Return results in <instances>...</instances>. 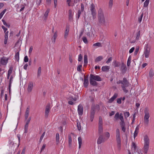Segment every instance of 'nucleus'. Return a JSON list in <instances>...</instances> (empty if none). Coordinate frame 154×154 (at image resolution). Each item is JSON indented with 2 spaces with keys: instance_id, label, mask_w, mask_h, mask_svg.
I'll return each instance as SVG.
<instances>
[{
  "instance_id": "cd10ccee",
  "label": "nucleus",
  "mask_w": 154,
  "mask_h": 154,
  "mask_svg": "<svg viewBox=\"0 0 154 154\" xmlns=\"http://www.w3.org/2000/svg\"><path fill=\"white\" fill-rule=\"evenodd\" d=\"M139 129V128L138 127V126H137L135 128V131L134 134V138L137 135Z\"/></svg>"
},
{
  "instance_id": "c03bdc74",
  "label": "nucleus",
  "mask_w": 154,
  "mask_h": 154,
  "mask_svg": "<svg viewBox=\"0 0 154 154\" xmlns=\"http://www.w3.org/2000/svg\"><path fill=\"white\" fill-rule=\"evenodd\" d=\"M143 16V13H142L140 16L138 18V21L140 23L141 22L142 20Z\"/></svg>"
},
{
  "instance_id": "a211bd4d",
  "label": "nucleus",
  "mask_w": 154,
  "mask_h": 154,
  "mask_svg": "<svg viewBox=\"0 0 154 154\" xmlns=\"http://www.w3.org/2000/svg\"><path fill=\"white\" fill-rule=\"evenodd\" d=\"M149 144H144V152L146 154L149 149Z\"/></svg>"
},
{
  "instance_id": "8fccbe9b",
  "label": "nucleus",
  "mask_w": 154,
  "mask_h": 154,
  "mask_svg": "<svg viewBox=\"0 0 154 154\" xmlns=\"http://www.w3.org/2000/svg\"><path fill=\"white\" fill-rule=\"evenodd\" d=\"M13 69V67L12 66H11L9 70L8 71V73L9 74H11L12 72V70Z\"/></svg>"
},
{
  "instance_id": "f03ea898",
  "label": "nucleus",
  "mask_w": 154,
  "mask_h": 154,
  "mask_svg": "<svg viewBox=\"0 0 154 154\" xmlns=\"http://www.w3.org/2000/svg\"><path fill=\"white\" fill-rule=\"evenodd\" d=\"M98 22L100 23L105 24V19L102 10L100 8L98 11Z\"/></svg>"
},
{
  "instance_id": "20e7f679",
  "label": "nucleus",
  "mask_w": 154,
  "mask_h": 154,
  "mask_svg": "<svg viewBox=\"0 0 154 154\" xmlns=\"http://www.w3.org/2000/svg\"><path fill=\"white\" fill-rule=\"evenodd\" d=\"M144 113L145 115L144 116V122L145 124L148 125L149 122V119L150 116L149 110L147 108L145 109Z\"/></svg>"
},
{
  "instance_id": "6ab92c4d",
  "label": "nucleus",
  "mask_w": 154,
  "mask_h": 154,
  "mask_svg": "<svg viewBox=\"0 0 154 154\" xmlns=\"http://www.w3.org/2000/svg\"><path fill=\"white\" fill-rule=\"evenodd\" d=\"M57 36V32L56 31L54 33V35H53L52 38H51L52 42H53L54 43H55L56 39Z\"/></svg>"
},
{
  "instance_id": "39448f33",
  "label": "nucleus",
  "mask_w": 154,
  "mask_h": 154,
  "mask_svg": "<svg viewBox=\"0 0 154 154\" xmlns=\"http://www.w3.org/2000/svg\"><path fill=\"white\" fill-rule=\"evenodd\" d=\"M116 83L118 84H121L122 85H124L126 87H129L131 85L125 77L123 78V80H119V81H117Z\"/></svg>"
},
{
  "instance_id": "1a4fd4ad",
  "label": "nucleus",
  "mask_w": 154,
  "mask_h": 154,
  "mask_svg": "<svg viewBox=\"0 0 154 154\" xmlns=\"http://www.w3.org/2000/svg\"><path fill=\"white\" fill-rule=\"evenodd\" d=\"M120 70H121V72L123 74L126 73L127 71V68L124 62H122V63Z\"/></svg>"
},
{
  "instance_id": "5701e85b",
  "label": "nucleus",
  "mask_w": 154,
  "mask_h": 154,
  "mask_svg": "<svg viewBox=\"0 0 154 154\" xmlns=\"http://www.w3.org/2000/svg\"><path fill=\"white\" fill-rule=\"evenodd\" d=\"M103 132V128L102 125H98V133L100 135Z\"/></svg>"
},
{
  "instance_id": "9b49d317",
  "label": "nucleus",
  "mask_w": 154,
  "mask_h": 154,
  "mask_svg": "<svg viewBox=\"0 0 154 154\" xmlns=\"http://www.w3.org/2000/svg\"><path fill=\"white\" fill-rule=\"evenodd\" d=\"M6 59V57H3L0 59V63L3 65H5L8 62V59Z\"/></svg>"
},
{
  "instance_id": "2eb2a0df",
  "label": "nucleus",
  "mask_w": 154,
  "mask_h": 154,
  "mask_svg": "<svg viewBox=\"0 0 154 154\" xmlns=\"http://www.w3.org/2000/svg\"><path fill=\"white\" fill-rule=\"evenodd\" d=\"M33 82H30L29 83L27 88V91L28 92H30L32 91L33 87Z\"/></svg>"
},
{
  "instance_id": "338daca9",
  "label": "nucleus",
  "mask_w": 154,
  "mask_h": 154,
  "mask_svg": "<svg viewBox=\"0 0 154 154\" xmlns=\"http://www.w3.org/2000/svg\"><path fill=\"white\" fill-rule=\"evenodd\" d=\"M82 56L81 54H80L79 55L78 61L79 62H80L82 61Z\"/></svg>"
},
{
  "instance_id": "774afa93",
  "label": "nucleus",
  "mask_w": 154,
  "mask_h": 154,
  "mask_svg": "<svg viewBox=\"0 0 154 154\" xmlns=\"http://www.w3.org/2000/svg\"><path fill=\"white\" fill-rule=\"evenodd\" d=\"M33 50V47L32 46H31L29 48V54H30L31 53Z\"/></svg>"
},
{
  "instance_id": "3c124183",
  "label": "nucleus",
  "mask_w": 154,
  "mask_h": 154,
  "mask_svg": "<svg viewBox=\"0 0 154 154\" xmlns=\"http://www.w3.org/2000/svg\"><path fill=\"white\" fill-rule=\"evenodd\" d=\"M45 132H44L42 134V135H41V136L40 137V140H39V142L40 143H41L42 140L45 135Z\"/></svg>"
},
{
  "instance_id": "b1692460",
  "label": "nucleus",
  "mask_w": 154,
  "mask_h": 154,
  "mask_svg": "<svg viewBox=\"0 0 154 154\" xmlns=\"http://www.w3.org/2000/svg\"><path fill=\"white\" fill-rule=\"evenodd\" d=\"M113 64L115 67H119L121 65L120 62L116 60H115L113 62Z\"/></svg>"
},
{
  "instance_id": "37998d69",
  "label": "nucleus",
  "mask_w": 154,
  "mask_h": 154,
  "mask_svg": "<svg viewBox=\"0 0 154 154\" xmlns=\"http://www.w3.org/2000/svg\"><path fill=\"white\" fill-rule=\"evenodd\" d=\"M77 126L79 131H80L81 130V127L80 122H77Z\"/></svg>"
},
{
  "instance_id": "680f3d73",
  "label": "nucleus",
  "mask_w": 154,
  "mask_h": 154,
  "mask_svg": "<svg viewBox=\"0 0 154 154\" xmlns=\"http://www.w3.org/2000/svg\"><path fill=\"white\" fill-rule=\"evenodd\" d=\"M25 121H26V123L25 125L24 126L28 127V125L30 122V121L27 120V119L26 120H25Z\"/></svg>"
},
{
  "instance_id": "4be33fe9",
  "label": "nucleus",
  "mask_w": 154,
  "mask_h": 154,
  "mask_svg": "<svg viewBox=\"0 0 154 154\" xmlns=\"http://www.w3.org/2000/svg\"><path fill=\"white\" fill-rule=\"evenodd\" d=\"M109 69V66H102L101 68L103 72H108Z\"/></svg>"
},
{
  "instance_id": "6e6552de",
  "label": "nucleus",
  "mask_w": 154,
  "mask_h": 154,
  "mask_svg": "<svg viewBox=\"0 0 154 154\" xmlns=\"http://www.w3.org/2000/svg\"><path fill=\"white\" fill-rule=\"evenodd\" d=\"M88 75H88L86 76L84 75V78L83 85L85 88H87L89 84Z\"/></svg>"
},
{
  "instance_id": "de8ad7c7",
  "label": "nucleus",
  "mask_w": 154,
  "mask_h": 154,
  "mask_svg": "<svg viewBox=\"0 0 154 154\" xmlns=\"http://www.w3.org/2000/svg\"><path fill=\"white\" fill-rule=\"evenodd\" d=\"M82 67V65H79L77 67V69L78 71L81 72L82 71L81 68Z\"/></svg>"
},
{
  "instance_id": "c756f323",
  "label": "nucleus",
  "mask_w": 154,
  "mask_h": 154,
  "mask_svg": "<svg viewBox=\"0 0 154 154\" xmlns=\"http://www.w3.org/2000/svg\"><path fill=\"white\" fill-rule=\"evenodd\" d=\"M72 11L69 9V20L72 19Z\"/></svg>"
},
{
  "instance_id": "49530a36",
  "label": "nucleus",
  "mask_w": 154,
  "mask_h": 154,
  "mask_svg": "<svg viewBox=\"0 0 154 154\" xmlns=\"http://www.w3.org/2000/svg\"><path fill=\"white\" fill-rule=\"evenodd\" d=\"M140 30H139L137 32V34L136 35V39L138 40L139 39V38L140 36Z\"/></svg>"
},
{
  "instance_id": "0eeeda50",
  "label": "nucleus",
  "mask_w": 154,
  "mask_h": 154,
  "mask_svg": "<svg viewBox=\"0 0 154 154\" xmlns=\"http://www.w3.org/2000/svg\"><path fill=\"white\" fill-rule=\"evenodd\" d=\"M145 51L144 52L145 57L146 58H148L149 55L150 50V48L148 44L146 45L145 48Z\"/></svg>"
},
{
  "instance_id": "4d7b16f0",
  "label": "nucleus",
  "mask_w": 154,
  "mask_h": 154,
  "mask_svg": "<svg viewBox=\"0 0 154 154\" xmlns=\"http://www.w3.org/2000/svg\"><path fill=\"white\" fill-rule=\"evenodd\" d=\"M29 61V58L27 56H26L24 57V61L25 62H27Z\"/></svg>"
},
{
  "instance_id": "bf43d9fd",
  "label": "nucleus",
  "mask_w": 154,
  "mask_h": 154,
  "mask_svg": "<svg viewBox=\"0 0 154 154\" xmlns=\"http://www.w3.org/2000/svg\"><path fill=\"white\" fill-rule=\"evenodd\" d=\"M149 2L146 1L144 3V7H147L148 6Z\"/></svg>"
},
{
  "instance_id": "6e6d98bb",
  "label": "nucleus",
  "mask_w": 154,
  "mask_h": 154,
  "mask_svg": "<svg viewBox=\"0 0 154 154\" xmlns=\"http://www.w3.org/2000/svg\"><path fill=\"white\" fill-rule=\"evenodd\" d=\"M116 137L120 136L119 130L117 128L116 130Z\"/></svg>"
},
{
  "instance_id": "c85d7f7f",
  "label": "nucleus",
  "mask_w": 154,
  "mask_h": 154,
  "mask_svg": "<svg viewBox=\"0 0 154 154\" xmlns=\"http://www.w3.org/2000/svg\"><path fill=\"white\" fill-rule=\"evenodd\" d=\"M78 140L79 144V148L80 149L81 147L82 143V140L81 137H78Z\"/></svg>"
},
{
  "instance_id": "e2e57ef3",
  "label": "nucleus",
  "mask_w": 154,
  "mask_h": 154,
  "mask_svg": "<svg viewBox=\"0 0 154 154\" xmlns=\"http://www.w3.org/2000/svg\"><path fill=\"white\" fill-rule=\"evenodd\" d=\"M13 76L12 75H11L10 77V79L9 82V85H11V83H12V81H13Z\"/></svg>"
},
{
  "instance_id": "ea45409f",
  "label": "nucleus",
  "mask_w": 154,
  "mask_h": 154,
  "mask_svg": "<svg viewBox=\"0 0 154 154\" xmlns=\"http://www.w3.org/2000/svg\"><path fill=\"white\" fill-rule=\"evenodd\" d=\"M121 86L123 91H124L126 93L128 92V91L127 90L126 88V86H125L124 85H121Z\"/></svg>"
},
{
  "instance_id": "864d4df0",
  "label": "nucleus",
  "mask_w": 154,
  "mask_h": 154,
  "mask_svg": "<svg viewBox=\"0 0 154 154\" xmlns=\"http://www.w3.org/2000/svg\"><path fill=\"white\" fill-rule=\"evenodd\" d=\"M51 0H46V4L48 6H50L51 5Z\"/></svg>"
},
{
  "instance_id": "9d476101",
  "label": "nucleus",
  "mask_w": 154,
  "mask_h": 154,
  "mask_svg": "<svg viewBox=\"0 0 154 154\" xmlns=\"http://www.w3.org/2000/svg\"><path fill=\"white\" fill-rule=\"evenodd\" d=\"M105 138H103V136L102 135H100L97 140V144H100L101 143L105 141Z\"/></svg>"
},
{
  "instance_id": "f8f14e48",
  "label": "nucleus",
  "mask_w": 154,
  "mask_h": 154,
  "mask_svg": "<svg viewBox=\"0 0 154 154\" xmlns=\"http://www.w3.org/2000/svg\"><path fill=\"white\" fill-rule=\"evenodd\" d=\"M50 104L48 103L47 105V106H46L45 111V117L46 118L48 117V113L50 112Z\"/></svg>"
},
{
  "instance_id": "0e129e2a",
  "label": "nucleus",
  "mask_w": 154,
  "mask_h": 154,
  "mask_svg": "<svg viewBox=\"0 0 154 154\" xmlns=\"http://www.w3.org/2000/svg\"><path fill=\"white\" fill-rule=\"evenodd\" d=\"M132 146L134 147V150L137 151V146L134 142H132Z\"/></svg>"
},
{
  "instance_id": "13d9d810",
  "label": "nucleus",
  "mask_w": 154,
  "mask_h": 154,
  "mask_svg": "<svg viewBox=\"0 0 154 154\" xmlns=\"http://www.w3.org/2000/svg\"><path fill=\"white\" fill-rule=\"evenodd\" d=\"M122 97L118 98L117 99V102L119 104H121L122 103Z\"/></svg>"
},
{
  "instance_id": "dca6fc26",
  "label": "nucleus",
  "mask_w": 154,
  "mask_h": 154,
  "mask_svg": "<svg viewBox=\"0 0 154 154\" xmlns=\"http://www.w3.org/2000/svg\"><path fill=\"white\" fill-rule=\"evenodd\" d=\"M117 97L118 94L117 93L114 94L113 96L108 101V102L109 103H112L114 101V100L117 98Z\"/></svg>"
},
{
  "instance_id": "bb28decb",
  "label": "nucleus",
  "mask_w": 154,
  "mask_h": 154,
  "mask_svg": "<svg viewBox=\"0 0 154 154\" xmlns=\"http://www.w3.org/2000/svg\"><path fill=\"white\" fill-rule=\"evenodd\" d=\"M56 138L57 144H58L59 143V139H60L59 134L58 133H57L56 134Z\"/></svg>"
},
{
  "instance_id": "a878e982",
  "label": "nucleus",
  "mask_w": 154,
  "mask_h": 154,
  "mask_svg": "<svg viewBox=\"0 0 154 154\" xmlns=\"http://www.w3.org/2000/svg\"><path fill=\"white\" fill-rule=\"evenodd\" d=\"M69 31V27H66V30L65 32L64 37L66 38L68 35V32Z\"/></svg>"
},
{
  "instance_id": "412c9836",
  "label": "nucleus",
  "mask_w": 154,
  "mask_h": 154,
  "mask_svg": "<svg viewBox=\"0 0 154 154\" xmlns=\"http://www.w3.org/2000/svg\"><path fill=\"white\" fill-rule=\"evenodd\" d=\"M133 61L134 63V65H133L132 69L134 71L137 72L139 69V67L138 66L136 65V63L134 60H133Z\"/></svg>"
},
{
  "instance_id": "f704fd0d",
  "label": "nucleus",
  "mask_w": 154,
  "mask_h": 154,
  "mask_svg": "<svg viewBox=\"0 0 154 154\" xmlns=\"http://www.w3.org/2000/svg\"><path fill=\"white\" fill-rule=\"evenodd\" d=\"M68 138H69V146L70 147H71V144L72 143V137L70 135H69L68 136Z\"/></svg>"
},
{
  "instance_id": "79ce46f5",
  "label": "nucleus",
  "mask_w": 154,
  "mask_h": 154,
  "mask_svg": "<svg viewBox=\"0 0 154 154\" xmlns=\"http://www.w3.org/2000/svg\"><path fill=\"white\" fill-rule=\"evenodd\" d=\"M124 116L125 118H127V117L129 116L130 115V113L128 112H126L124 113Z\"/></svg>"
},
{
  "instance_id": "393cba45",
  "label": "nucleus",
  "mask_w": 154,
  "mask_h": 154,
  "mask_svg": "<svg viewBox=\"0 0 154 154\" xmlns=\"http://www.w3.org/2000/svg\"><path fill=\"white\" fill-rule=\"evenodd\" d=\"M154 75V71L152 69H151L149 72V76L151 78Z\"/></svg>"
},
{
  "instance_id": "e433bc0d",
  "label": "nucleus",
  "mask_w": 154,
  "mask_h": 154,
  "mask_svg": "<svg viewBox=\"0 0 154 154\" xmlns=\"http://www.w3.org/2000/svg\"><path fill=\"white\" fill-rule=\"evenodd\" d=\"M139 49V47L137 46L135 49V51L134 52V55L136 56L138 53Z\"/></svg>"
},
{
  "instance_id": "4468645a",
  "label": "nucleus",
  "mask_w": 154,
  "mask_h": 154,
  "mask_svg": "<svg viewBox=\"0 0 154 154\" xmlns=\"http://www.w3.org/2000/svg\"><path fill=\"white\" fill-rule=\"evenodd\" d=\"M116 141L118 149L120 150L121 149V141L120 136L116 137Z\"/></svg>"
},
{
  "instance_id": "69168bd1",
  "label": "nucleus",
  "mask_w": 154,
  "mask_h": 154,
  "mask_svg": "<svg viewBox=\"0 0 154 154\" xmlns=\"http://www.w3.org/2000/svg\"><path fill=\"white\" fill-rule=\"evenodd\" d=\"M72 55L71 54H69V61L71 63H72Z\"/></svg>"
},
{
  "instance_id": "052dcab7",
  "label": "nucleus",
  "mask_w": 154,
  "mask_h": 154,
  "mask_svg": "<svg viewBox=\"0 0 154 154\" xmlns=\"http://www.w3.org/2000/svg\"><path fill=\"white\" fill-rule=\"evenodd\" d=\"M81 9L80 10L82 12H83L84 10V6L83 3H81Z\"/></svg>"
},
{
  "instance_id": "aec40b11",
  "label": "nucleus",
  "mask_w": 154,
  "mask_h": 154,
  "mask_svg": "<svg viewBox=\"0 0 154 154\" xmlns=\"http://www.w3.org/2000/svg\"><path fill=\"white\" fill-rule=\"evenodd\" d=\"M29 107H27L26 112L25 114V120H27L28 118L29 115Z\"/></svg>"
},
{
  "instance_id": "603ef678",
  "label": "nucleus",
  "mask_w": 154,
  "mask_h": 154,
  "mask_svg": "<svg viewBox=\"0 0 154 154\" xmlns=\"http://www.w3.org/2000/svg\"><path fill=\"white\" fill-rule=\"evenodd\" d=\"M93 46H97L98 47H101V44L100 42H97L93 44Z\"/></svg>"
},
{
  "instance_id": "4c0bfd02",
  "label": "nucleus",
  "mask_w": 154,
  "mask_h": 154,
  "mask_svg": "<svg viewBox=\"0 0 154 154\" xmlns=\"http://www.w3.org/2000/svg\"><path fill=\"white\" fill-rule=\"evenodd\" d=\"M41 68L40 67H39L38 68L37 72V76L39 77L41 74Z\"/></svg>"
},
{
  "instance_id": "72a5a7b5",
  "label": "nucleus",
  "mask_w": 154,
  "mask_h": 154,
  "mask_svg": "<svg viewBox=\"0 0 154 154\" xmlns=\"http://www.w3.org/2000/svg\"><path fill=\"white\" fill-rule=\"evenodd\" d=\"M103 120L102 117L101 116L99 117V120L98 122V125H103Z\"/></svg>"
},
{
  "instance_id": "58836bf2",
  "label": "nucleus",
  "mask_w": 154,
  "mask_h": 154,
  "mask_svg": "<svg viewBox=\"0 0 154 154\" xmlns=\"http://www.w3.org/2000/svg\"><path fill=\"white\" fill-rule=\"evenodd\" d=\"M2 21L5 25L8 28L10 27V25L9 24L7 23L4 20H2Z\"/></svg>"
},
{
  "instance_id": "2f4dec72",
  "label": "nucleus",
  "mask_w": 154,
  "mask_h": 154,
  "mask_svg": "<svg viewBox=\"0 0 154 154\" xmlns=\"http://www.w3.org/2000/svg\"><path fill=\"white\" fill-rule=\"evenodd\" d=\"M103 59V57L102 56H99L97 57L95 60L96 62H99L101 61Z\"/></svg>"
},
{
  "instance_id": "f3484780",
  "label": "nucleus",
  "mask_w": 154,
  "mask_h": 154,
  "mask_svg": "<svg viewBox=\"0 0 154 154\" xmlns=\"http://www.w3.org/2000/svg\"><path fill=\"white\" fill-rule=\"evenodd\" d=\"M144 144H149V140L148 135L146 134L144 136Z\"/></svg>"
},
{
  "instance_id": "a19ab883",
  "label": "nucleus",
  "mask_w": 154,
  "mask_h": 154,
  "mask_svg": "<svg viewBox=\"0 0 154 154\" xmlns=\"http://www.w3.org/2000/svg\"><path fill=\"white\" fill-rule=\"evenodd\" d=\"M6 11V9H4V10H3L0 14V19H1L2 18V17L3 15L5 13V11Z\"/></svg>"
},
{
  "instance_id": "a18cd8bd",
  "label": "nucleus",
  "mask_w": 154,
  "mask_h": 154,
  "mask_svg": "<svg viewBox=\"0 0 154 154\" xmlns=\"http://www.w3.org/2000/svg\"><path fill=\"white\" fill-rule=\"evenodd\" d=\"M120 115H119V113L117 112L115 115L114 118L116 120H117L119 118Z\"/></svg>"
},
{
  "instance_id": "ddd939ff",
  "label": "nucleus",
  "mask_w": 154,
  "mask_h": 154,
  "mask_svg": "<svg viewBox=\"0 0 154 154\" xmlns=\"http://www.w3.org/2000/svg\"><path fill=\"white\" fill-rule=\"evenodd\" d=\"M78 111L79 115H82L83 114V107L82 105L79 104L78 106Z\"/></svg>"
},
{
  "instance_id": "7ed1b4c3",
  "label": "nucleus",
  "mask_w": 154,
  "mask_h": 154,
  "mask_svg": "<svg viewBox=\"0 0 154 154\" xmlns=\"http://www.w3.org/2000/svg\"><path fill=\"white\" fill-rule=\"evenodd\" d=\"M100 109V106L98 105H96L95 106L94 105L91 106L90 116V120L91 122H92L93 120L95 113V109L99 110Z\"/></svg>"
},
{
  "instance_id": "473e14b6",
  "label": "nucleus",
  "mask_w": 154,
  "mask_h": 154,
  "mask_svg": "<svg viewBox=\"0 0 154 154\" xmlns=\"http://www.w3.org/2000/svg\"><path fill=\"white\" fill-rule=\"evenodd\" d=\"M88 63V56L87 54H85L84 56V63L86 65Z\"/></svg>"
},
{
  "instance_id": "09e8293b",
  "label": "nucleus",
  "mask_w": 154,
  "mask_h": 154,
  "mask_svg": "<svg viewBox=\"0 0 154 154\" xmlns=\"http://www.w3.org/2000/svg\"><path fill=\"white\" fill-rule=\"evenodd\" d=\"M83 42L85 44H87L88 42L87 39L86 37L83 36L82 38Z\"/></svg>"
},
{
  "instance_id": "5fc2aeb1",
  "label": "nucleus",
  "mask_w": 154,
  "mask_h": 154,
  "mask_svg": "<svg viewBox=\"0 0 154 154\" xmlns=\"http://www.w3.org/2000/svg\"><path fill=\"white\" fill-rule=\"evenodd\" d=\"M113 0H109V6L110 8H111L113 5Z\"/></svg>"
},
{
  "instance_id": "423d86ee",
  "label": "nucleus",
  "mask_w": 154,
  "mask_h": 154,
  "mask_svg": "<svg viewBox=\"0 0 154 154\" xmlns=\"http://www.w3.org/2000/svg\"><path fill=\"white\" fill-rule=\"evenodd\" d=\"M95 7V6L93 3L91 5L90 7V11L93 19H95L96 17L97 12Z\"/></svg>"
},
{
  "instance_id": "c9c22d12",
  "label": "nucleus",
  "mask_w": 154,
  "mask_h": 154,
  "mask_svg": "<svg viewBox=\"0 0 154 154\" xmlns=\"http://www.w3.org/2000/svg\"><path fill=\"white\" fill-rule=\"evenodd\" d=\"M50 11V9L49 8H48L46 11L45 12L44 15L46 18L47 17L48 14L49 12Z\"/></svg>"
},
{
  "instance_id": "7c9ffc66",
  "label": "nucleus",
  "mask_w": 154,
  "mask_h": 154,
  "mask_svg": "<svg viewBox=\"0 0 154 154\" xmlns=\"http://www.w3.org/2000/svg\"><path fill=\"white\" fill-rule=\"evenodd\" d=\"M15 58L17 61H19V51L17 52L15 55Z\"/></svg>"
},
{
  "instance_id": "f257e3e1",
  "label": "nucleus",
  "mask_w": 154,
  "mask_h": 154,
  "mask_svg": "<svg viewBox=\"0 0 154 154\" xmlns=\"http://www.w3.org/2000/svg\"><path fill=\"white\" fill-rule=\"evenodd\" d=\"M102 80L101 78L99 75H94L92 74L90 75L89 81L90 84L93 86H97L98 83L96 81H100Z\"/></svg>"
}]
</instances>
